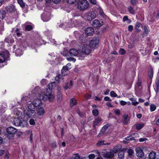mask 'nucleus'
<instances>
[{
	"mask_svg": "<svg viewBox=\"0 0 159 159\" xmlns=\"http://www.w3.org/2000/svg\"><path fill=\"white\" fill-rule=\"evenodd\" d=\"M77 102L76 99L71 98L70 100V105L71 107L77 104Z\"/></svg>",
	"mask_w": 159,
	"mask_h": 159,
	"instance_id": "obj_24",
	"label": "nucleus"
},
{
	"mask_svg": "<svg viewBox=\"0 0 159 159\" xmlns=\"http://www.w3.org/2000/svg\"><path fill=\"white\" fill-rule=\"evenodd\" d=\"M37 45H41L43 44H45L44 42V41L42 39H40L39 40V42H38L37 43Z\"/></svg>",
	"mask_w": 159,
	"mask_h": 159,
	"instance_id": "obj_42",
	"label": "nucleus"
},
{
	"mask_svg": "<svg viewBox=\"0 0 159 159\" xmlns=\"http://www.w3.org/2000/svg\"><path fill=\"white\" fill-rule=\"evenodd\" d=\"M32 103L37 107H39L42 104V102L41 99H36L34 100Z\"/></svg>",
	"mask_w": 159,
	"mask_h": 159,
	"instance_id": "obj_15",
	"label": "nucleus"
},
{
	"mask_svg": "<svg viewBox=\"0 0 159 159\" xmlns=\"http://www.w3.org/2000/svg\"><path fill=\"white\" fill-rule=\"evenodd\" d=\"M41 18L43 21H48L50 19L49 13H43L41 15Z\"/></svg>",
	"mask_w": 159,
	"mask_h": 159,
	"instance_id": "obj_11",
	"label": "nucleus"
},
{
	"mask_svg": "<svg viewBox=\"0 0 159 159\" xmlns=\"http://www.w3.org/2000/svg\"><path fill=\"white\" fill-rule=\"evenodd\" d=\"M75 156L74 157H70L69 159H80V157L78 153L75 154Z\"/></svg>",
	"mask_w": 159,
	"mask_h": 159,
	"instance_id": "obj_40",
	"label": "nucleus"
},
{
	"mask_svg": "<svg viewBox=\"0 0 159 159\" xmlns=\"http://www.w3.org/2000/svg\"><path fill=\"white\" fill-rule=\"evenodd\" d=\"M76 0H67V2L70 4H73L75 2Z\"/></svg>",
	"mask_w": 159,
	"mask_h": 159,
	"instance_id": "obj_46",
	"label": "nucleus"
},
{
	"mask_svg": "<svg viewBox=\"0 0 159 159\" xmlns=\"http://www.w3.org/2000/svg\"><path fill=\"white\" fill-rule=\"evenodd\" d=\"M1 14L2 15V19L4 18L6 15V13L5 11L2 10L0 11Z\"/></svg>",
	"mask_w": 159,
	"mask_h": 159,
	"instance_id": "obj_39",
	"label": "nucleus"
},
{
	"mask_svg": "<svg viewBox=\"0 0 159 159\" xmlns=\"http://www.w3.org/2000/svg\"><path fill=\"white\" fill-rule=\"evenodd\" d=\"M95 157V155L93 154H91L89 156V159H93Z\"/></svg>",
	"mask_w": 159,
	"mask_h": 159,
	"instance_id": "obj_52",
	"label": "nucleus"
},
{
	"mask_svg": "<svg viewBox=\"0 0 159 159\" xmlns=\"http://www.w3.org/2000/svg\"><path fill=\"white\" fill-rule=\"evenodd\" d=\"M110 95L112 97H117V94L114 91H112L110 93Z\"/></svg>",
	"mask_w": 159,
	"mask_h": 159,
	"instance_id": "obj_44",
	"label": "nucleus"
},
{
	"mask_svg": "<svg viewBox=\"0 0 159 159\" xmlns=\"http://www.w3.org/2000/svg\"><path fill=\"white\" fill-rule=\"evenodd\" d=\"M29 99V98L28 97L26 96H23L21 99L20 102H18V103H19L21 105L27 103V101Z\"/></svg>",
	"mask_w": 159,
	"mask_h": 159,
	"instance_id": "obj_17",
	"label": "nucleus"
},
{
	"mask_svg": "<svg viewBox=\"0 0 159 159\" xmlns=\"http://www.w3.org/2000/svg\"><path fill=\"white\" fill-rule=\"evenodd\" d=\"M14 113L15 114V115L16 116H17V117L21 119L23 118L22 112L19 110L18 109H16L15 110Z\"/></svg>",
	"mask_w": 159,
	"mask_h": 159,
	"instance_id": "obj_16",
	"label": "nucleus"
},
{
	"mask_svg": "<svg viewBox=\"0 0 159 159\" xmlns=\"http://www.w3.org/2000/svg\"><path fill=\"white\" fill-rule=\"evenodd\" d=\"M129 20L130 22V20H129L128 18V16H124L123 17V21H126L127 20Z\"/></svg>",
	"mask_w": 159,
	"mask_h": 159,
	"instance_id": "obj_54",
	"label": "nucleus"
},
{
	"mask_svg": "<svg viewBox=\"0 0 159 159\" xmlns=\"http://www.w3.org/2000/svg\"><path fill=\"white\" fill-rule=\"evenodd\" d=\"M127 152L129 156H132L133 155L134 152L133 150L132 149L130 148L128 149Z\"/></svg>",
	"mask_w": 159,
	"mask_h": 159,
	"instance_id": "obj_33",
	"label": "nucleus"
},
{
	"mask_svg": "<svg viewBox=\"0 0 159 159\" xmlns=\"http://www.w3.org/2000/svg\"><path fill=\"white\" fill-rule=\"evenodd\" d=\"M40 90V88L39 87H36L33 90V93L36 94H38L39 98H42V99L44 101H46L47 99H48L50 102L53 101L54 99V96L52 94L51 88L48 87L47 89L46 94L43 96Z\"/></svg>",
	"mask_w": 159,
	"mask_h": 159,
	"instance_id": "obj_1",
	"label": "nucleus"
},
{
	"mask_svg": "<svg viewBox=\"0 0 159 159\" xmlns=\"http://www.w3.org/2000/svg\"><path fill=\"white\" fill-rule=\"evenodd\" d=\"M73 86V82L72 80L70 81V83L67 82L65 83V85L64 86V88L65 90H67L68 89H70Z\"/></svg>",
	"mask_w": 159,
	"mask_h": 159,
	"instance_id": "obj_19",
	"label": "nucleus"
},
{
	"mask_svg": "<svg viewBox=\"0 0 159 159\" xmlns=\"http://www.w3.org/2000/svg\"><path fill=\"white\" fill-rule=\"evenodd\" d=\"M7 136L9 139H11L17 132V129L13 127H9L7 128Z\"/></svg>",
	"mask_w": 159,
	"mask_h": 159,
	"instance_id": "obj_4",
	"label": "nucleus"
},
{
	"mask_svg": "<svg viewBox=\"0 0 159 159\" xmlns=\"http://www.w3.org/2000/svg\"><path fill=\"white\" fill-rule=\"evenodd\" d=\"M144 32L145 33H147L148 32V29L146 26L143 27Z\"/></svg>",
	"mask_w": 159,
	"mask_h": 159,
	"instance_id": "obj_62",
	"label": "nucleus"
},
{
	"mask_svg": "<svg viewBox=\"0 0 159 159\" xmlns=\"http://www.w3.org/2000/svg\"><path fill=\"white\" fill-rule=\"evenodd\" d=\"M148 75L150 78H152L153 76V70L152 68H151L148 71Z\"/></svg>",
	"mask_w": 159,
	"mask_h": 159,
	"instance_id": "obj_35",
	"label": "nucleus"
},
{
	"mask_svg": "<svg viewBox=\"0 0 159 159\" xmlns=\"http://www.w3.org/2000/svg\"><path fill=\"white\" fill-rule=\"evenodd\" d=\"M32 26L30 25H26L25 27V30L27 31H30L32 29Z\"/></svg>",
	"mask_w": 159,
	"mask_h": 159,
	"instance_id": "obj_36",
	"label": "nucleus"
},
{
	"mask_svg": "<svg viewBox=\"0 0 159 159\" xmlns=\"http://www.w3.org/2000/svg\"><path fill=\"white\" fill-rule=\"evenodd\" d=\"M128 115H125L124 116V119L123 121V123L124 124H127L128 122Z\"/></svg>",
	"mask_w": 159,
	"mask_h": 159,
	"instance_id": "obj_34",
	"label": "nucleus"
},
{
	"mask_svg": "<svg viewBox=\"0 0 159 159\" xmlns=\"http://www.w3.org/2000/svg\"><path fill=\"white\" fill-rule=\"evenodd\" d=\"M61 97V93L60 92H58L57 94V98L58 99H60V98Z\"/></svg>",
	"mask_w": 159,
	"mask_h": 159,
	"instance_id": "obj_60",
	"label": "nucleus"
},
{
	"mask_svg": "<svg viewBox=\"0 0 159 159\" xmlns=\"http://www.w3.org/2000/svg\"><path fill=\"white\" fill-rule=\"evenodd\" d=\"M155 83V87L154 89L156 93H157L159 92V78L157 79Z\"/></svg>",
	"mask_w": 159,
	"mask_h": 159,
	"instance_id": "obj_21",
	"label": "nucleus"
},
{
	"mask_svg": "<svg viewBox=\"0 0 159 159\" xmlns=\"http://www.w3.org/2000/svg\"><path fill=\"white\" fill-rule=\"evenodd\" d=\"M85 32L88 35L91 36L94 33V30L92 27H89L85 29Z\"/></svg>",
	"mask_w": 159,
	"mask_h": 159,
	"instance_id": "obj_13",
	"label": "nucleus"
},
{
	"mask_svg": "<svg viewBox=\"0 0 159 159\" xmlns=\"http://www.w3.org/2000/svg\"><path fill=\"white\" fill-rule=\"evenodd\" d=\"M105 131H106L105 130H104L103 128H102L100 132L99 133V134H98V136L99 137L102 134L104 133Z\"/></svg>",
	"mask_w": 159,
	"mask_h": 159,
	"instance_id": "obj_49",
	"label": "nucleus"
},
{
	"mask_svg": "<svg viewBox=\"0 0 159 159\" xmlns=\"http://www.w3.org/2000/svg\"><path fill=\"white\" fill-rule=\"evenodd\" d=\"M99 40L98 38H94L90 41L89 46L92 49H95L98 47Z\"/></svg>",
	"mask_w": 159,
	"mask_h": 159,
	"instance_id": "obj_7",
	"label": "nucleus"
},
{
	"mask_svg": "<svg viewBox=\"0 0 159 159\" xmlns=\"http://www.w3.org/2000/svg\"><path fill=\"white\" fill-rule=\"evenodd\" d=\"M28 110L25 111V115L29 118L34 117L36 114L35 109L37 107L32 102L28 104Z\"/></svg>",
	"mask_w": 159,
	"mask_h": 159,
	"instance_id": "obj_2",
	"label": "nucleus"
},
{
	"mask_svg": "<svg viewBox=\"0 0 159 159\" xmlns=\"http://www.w3.org/2000/svg\"><path fill=\"white\" fill-rule=\"evenodd\" d=\"M71 68V67H67L66 66H63L61 70L62 74L63 75H65V73L67 71L69 70Z\"/></svg>",
	"mask_w": 159,
	"mask_h": 159,
	"instance_id": "obj_23",
	"label": "nucleus"
},
{
	"mask_svg": "<svg viewBox=\"0 0 159 159\" xmlns=\"http://www.w3.org/2000/svg\"><path fill=\"white\" fill-rule=\"evenodd\" d=\"M89 6V2L86 0L79 1L77 3L78 8L81 11H84Z\"/></svg>",
	"mask_w": 159,
	"mask_h": 159,
	"instance_id": "obj_3",
	"label": "nucleus"
},
{
	"mask_svg": "<svg viewBox=\"0 0 159 159\" xmlns=\"http://www.w3.org/2000/svg\"><path fill=\"white\" fill-rule=\"evenodd\" d=\"M136 156L139 157H142L144 156V153L142 150L139 148L136 149Z\"/></svg>",
	"mask_w": 159,
	"mask_h": 159,
	"instance_id": "obj_14",
	"label": "nucleus"
},
{
	"mask_svg": "<svg viewBox=\"0 0 159 159\" xmlns=\"http://www.w3.org/2000/svg\"><path fill=\"white\" fill-rule=\"evenodd\" d=\"M93 116H97L99 114V111L97 109H93L92 111Z\"/></svg>",
	"mask_w": 159,
	"mask_h": 159,
	"instance_id": "obj_32",
	"label": "nucleus"
},
{
	"mask_svg": "<svg viewBox=\"0 0 159 159\" xmlns=\"http://www.w3.org/2000/svg\"><path fill=\"white\" fill-rule=\"evenodd\" d=\"M104 100L105 101H111V100L110 98L107 96H106L104 98Z\"/></svg>",
	"mask_w": 159,
	"mask_h": 159,
	"instance_id": "obj_51",
	"label": "nucleus"
},
{
	"mask_svg": "<svg viewBox=\"0 0 159 159\" xmlns=\"http://www.w3.org/2000/svg\"><path fill=\"white\" fill-rule=\"evenodd\" d=\"M37 113L39 116H42L45 113L44 109L42 107H38L37 109Z\"/></svg>",
	"mask_w": 159,
	"mask_h": 159,
	"instance_id": "obj_20",
	"label": "nucleus"
},
{
	"mask_svg": "<svg viewBox=\"0 0 159 159\" xmlns=\"http://www.w3.org/2000/svg\"><path fill=\"white\" fill-rule=\"evenodd\" d=\"M69 53L71 56H76L77 55L78 53L77 50L74 48L70 49L69 51Z\"/></svg>",
	"mask_w": 159,
	"mask_h": 159,
	"instance_id": "obj_18",
	"label": "nucleus"
},
{
	"mask_svg": "<svg viewBox=\"0 0 159 159\" xmlns=\"http://www.w3.org/2000/svg\"><path fill=\"white\" fill-rule=\"evenodd\" d=\"M96 16V13L93 11H90L86 13L84 15L85 18L88 20L93 19Z\"/></svg>",
	"mask_w": 159,
	"mask_h": 159,
	"instance_id": "obj_8",
	"label": "nucleus"
},
{
	"mask_svg": "<svg viewBox=\"0 0 159 159\" xmlns=\"http://www.w3.org/2000/svg\"><path fill=\"white\" fill-rule=\"evenodd\" d=\"M108 124L106 125H104L102 128H103V129L104 130H105V131L107 129L108 127Z\"/></svg>",
	"mask_w": 159,
	"mask_h": 159,
	"instance_id": "obj_64",
	"label": "nucleus"
},
{
	"mask_svg": "<svg viewBox=\"0 0 159 159\" xmlns=\"http://www.w3.org/2000/svg\"><path fill=\"white\" fill-rule=\"evenodd\" d=\"M92 25L94 28H99L102 25V24L98 20L96 19L93 21Z\"/></svg>",
	"mask_w": 159,
	"mask_h": 159,
	"instance_id": "obj_12",
	"label": "nucleus"
},
{
	"mask_svg": "<svg viewBox=\"0 0 159 159\" xmlns=\"http://www.w3.org/2000/svg\"><path fill=\"white\" fill-rule=\"evenodd\" d=\"M114 112L116 115H119L120 114V110L119 109H116L114 111Z\"/></svg>",
	"mask_w": 159,
	"mask_h": 159,
	"instance_id": "obj_50",
	"label": "nucleus"
},
{
	"mask_svg": "<svg viewBox=\"0 0 159 159\" xmlns=\"http://www.w3.org/2000/svg\"><path fill=\"white\" fill-rule=\"evenodd\" d=\"M15 32L16 33V34L18 37H20L21 35V33L19 32L18 29H16Z\"/></svg>",
	"mask_w": 159,
	"mask_h": 159,
	"instance_id": "obj_47",
	"label": "nucleus"
},
{
	"mask_svg": "<svg viewBox=\"0 0 159 159\" xmlns=\"http://www.w3.org/2000/svg\"><path fill=\"white\" fill-rule=\"evenodd\" d=\"M104 142V140H99L97 143L96 145L97 146H100L102 145L109 144V143H105Z\"/></svg>",
	"mask_w": 159,
	"mask_h": 159,
	"instance_id": "obj_28",
	"label": "nucleus"
},
{
	"mask_svg": "<svg viewBox=\"0 0 159 159\" xmlns=\"http://www.w3.org/2000/svg\"><path fill=\"white\" fill-rule=\"evenodd\" d=\"M114 154L112 152L110 151L106 152L103 154V156L105 158L111 159L114 157Z\"/></svg>",
	"mask_w": 159,
	"mask_h": 159,
	"instance_id": "obj_10",
	"label": "nucleus"
},
{
	"mask_svg": "<svg viewBox=\"0 0 159 159\" xmlns=\"http://www.w3.org/2000/svg\"><path fill=\"white\" fill-rule=\"evenodd\" d=\"M53 2L55 4H57L60 2L61 0H52Z\"/></svg>",
	"mask_w": 159,
	"mask_h": 159,
	"instance_id": "obj_63",
	"label": "nucleus"
},
{
	"mask_svg": "<svg viewBox=\"0 0 159 159\" xmlns=\"http://www.w3.org/2000/svg\"><path fill=\"white\" fill-rule=\"evenodd\" d=\"M142 24L139 22H137L135 25V29H136L138 30L139 29V28L141 26H142Z\"/></svg>",
	"mask_w": 159,
	"mask_h": 159,
	"instance_id": "obj_43",
	"label": "nucleus"
},
{
	"mask_svg": "<svg viewBox=\"0 0 159 159\" xmlns=\"http://www.w3.org/2000/svg\"><path fill=\"white\" fill-rule=\"evenodd\" d=\"M143 123H138L136 125V128L137 130H139L141 129L144 126Z\"/></svg>",
	"mask_w": 159,
	"mask_h": 159,
	"instance_id": "obj_29",
	"label": "nucleus"
},
{
	"mask_svg": "<svg viewBox=\"0 0 159 159\" xmlns=\"http://www.w3.org/2000/svg\"><path fill=\"white\" fill-rule=\"evenodd\" d=\"M128 9L129 10V12L131 14H135V12L134 11L133 9V8L131 7H129L128 8Z\"/></svg>",
	"mask_w": 159,
	"mask_h": 159,
	"instance_id": "obj_38",
	"label": "nucleus"
},
{
	"mask_svg": "<svg viewBox=\"0 0 159 159\" xmlns=\"http://www.w3.org/2000/svg\"><path fill=\"white\" fill-rule=\"evenodd\" d=\"M133 30V26L132 25H130L128 26V30L131 32Z\"/></svg>",
	"mask_w": 159,
	"mask_h": 159,
	"instance_id": "obj_61",
	"label": "nucleus"
},
{
	"mask_svg": "<svg viewBox=\"0 0 159 159\" xmlns=\"http://www.w3.org/2000/svg\"><path fill=\"white\" fill-rule=\"evenodd\" d=\"M120 148H121L119 146H115L113 148L112 152L114 154L116 153L120 150Z\"/></svg>",
	"mask_w": 159,
	"mask_h": 159,
	"instance_id": "obj_26",
	"label": "nucleus"
},
{
	"mask_svg": "<svg viewBox=\"0 0 159 159\" xmlns=\"http://www.w3.org/2000/svg\"><path fill=\"white\" fill-rule=\"evenodd\" d=\"M120 105L122 106H124L127 104L126 102L122 100L120 101Z\"/></svg>",
	"mask_w": 159,
	"mask_h": 159,
	"instance_id": "obj_53",
	"label": "nucleus"
},
{
	"mask_svg": "<svg viewBox=\"0 0 159 159\" xmlns=\"http://www.w3.org/2000/svg\"><path fill=\"white\" fill-rule=\"evenodd\" d=\"M61 78V75H58L56 76L55 80L57 81H59Z\"/></svg>",
	"mask_w": 159,
	"mask_h": 159,
	"instance_id": "obj_58",
	"label": "nucleus"
},
{
	"mask_svg": "<svg viewBox=\"0 0 159 159\" xmlns=\"http://www.w3.org/2000/svg\"><path fill=\"white\" fill-rule=\"evenodd\" d=\"M89 2L91 3L94 5H96L97 3L96 1L95 0H89Z\"/></svg>",
	"mask_w": 159,
	"mask_h": 159,
	"instance_id": "obj_56",
	"label": "nucleus"
},
{
	"mask_svg": "<svg viewBox=\"0 0 159 159\" xmlns=\"http://www.w3.org/2000/svg\"><path fill=\"white\" fill-rule=\"evenodd\" d=\"M140 51L141 53L143 56L145 55L146 54V51L143 49H140Z\"/></svg>",
	"mask_w": 159,
	"mask_h": 159,
	"instance_id": "obj_48",
	"label": "nucleus"
},
{
	"mask_svg": "<svg viewBox=\"0 0 159 159\" xmlns=\"http://www.w3.org/2000/svg\"><path fill=\"white\" fill-rule=\"evenodd\" d=\"M29 123L31 125H34L35 124L34 120L33 119H31L29 120Z\"/></svg>",
	"mask_w": 159,
	"mask_h": 159,
	"instance_id": "obj_45",
	"label": "nucleus"
},
{
	"mask_svg": "<svg viewBox=\"0 0 159 159\" xmlns=\"http://www.w3.org/2000/svg\"><path fill=\"white\" fill-rule=\"evenodd\" d=\"M102 120L101 118L98 117L96 118L94 121L93 124V126L94 127H95L97 125H98L99 123Z\"/></svg>",
	"mask_w": 159,
	"mask_h": 159,
	"instance_id": "obj_22",
	"label": "nucleus"
},
{
	"mask_svg": "<svg viewBox=\"0 0 159 159\" xmlns=\"http://www.w3.org/2000/svg\"><path fill=\"white\" fill-rule=\"evenodd\" d=\"M74 118L73 116H71V117L69 118L68 119V120L70 122H72L73 123H74Z\"/></svg>",
	"mask_w": 159,
	"mask_h": 159,
	"instance_id": "obj_57",
	"label": "nucleus"
},
{
	"mask_svg": "<svg viewBox=\"0 0 159 159\" xmlns=\"http://www.w3.org/2000/svg\"><path fill=\"white\" fill-rule=\"evenodd\" d=\"M156 108V106L154 104H151L150 105V110L151 111H154Z\"/></svg>",
	"mask_w": 159,
	"mask_h": 159,
	"instance_id": "obj_37",
	"label": "nucleus"
},
{
	"mask_svg": "<svg viewBox=\"0 0 159 159\" xmlns=\"http://www.w3.org/2000/svg\"><path fill=\"white\" fill-rule=\"evenodd\" d=\"M126 51L123 48H120L119 50V53L120 54L123 55L126 53Z\"/></svg>",
	"mask_w": 159,
	"mask_h": 159,
	"instance_id": "obj_41",
	"label": "nucleus"
},
{
	"mask_svg": "<svg viewBox=\"0 0 159 159\" xmlns=\"http://www.w3.org/2000/svg\"><path fill=\"white\" fill-rule=\"evenodd\" d=\"M99 13L101 15L103 16H104L105 14L104 13V12L102 10L99 9Z\"/></svg>",
	"mask_w": 159,
	"mask_h": 159,
	"instance_id": "obj_55",
	"label": "nucleus"
},
{
	"mask_svg": "<svg viewBox=\"0 0 159 159\" xmlns=\"http://www.w3.org/2000/svg\"><path fill=\"white\" fill-rule=\"evenodd\" d=\"M17 1L21 7L23 8L25 7V4L23 0H17Z\"/></svg>",
	"mask_w": 159,
	"mask_h": 159,
	"instance_id": "obj_31",
	"label": "nucleus"
},
{
	"mask_svg": "<svg viewBox=\"0 0 159 159\" xmlns=\"http://www.w3.org/2000/svg\"><path fill=\"white\" fill-rule=\"evenodd\" d=\"M118 157L121 159H124V152L123 151H120L118 153Z\"/></svg>",
	"mask_w": 159,
	"mask_h": 159,
	"instance_id": "obj_27",
	"label": "nucleus"
},
{
	"mask_svg": "<svg viewBox=\"0 0 159 159\" xmlns=\"http://www.w3.org/2000/svg\"><path fill=\"white\" fill-rule=\"evenodd\" d=\"M9 57V53L7 50H4L0 54V63H3L8 59Z\"/></svg>",
	"mask_w": 159,
	"mask_h": 159,
	"instance_id": "obj_5",
	"label": "nucleus"
},
{
	"mask_svg": "<svg viewBox=\"0 0 159 159\" xmlns=\"http://www.w3.org/2000/svg\"><path fill=\"white\" fill-rule=\"evenodd\" d=\"M21 118L17 117L15 118L13 122V125L16 126H20L22 127L25 126L26 125V123L25 121H22L21 120Z\"/></svg>",
	"mask_w": 159,
	"mask_h": 159,
	"instance_id": "obj_6",
	"label": "nucleus"
},
{
	"mask_svg": "<svg viewBox=\"0 0 159 159\" xmlns=\"http://www.w3.org/2000/svg\"><path fill=\"white\" fill-rule=\"evenodd\" d=\"M133 135H130L128 136L125 138V139L126 141L134 140H135L134 137L132 136Z\"/></svg>",
	"mask_w": 159,
	"mask_h": 159,
	"instance_id": "obj_30",
	"label": "nucleus"
},
{
	"mask_svg": "<svg viewBox=\"0 0 159 159\" xmlns=\"http://www.w3.org/2000/svg\"><path fill=\"white\" fill-rule=\"evenodd\" d=\"M147 139L145 138H141L139 139V141L140 142H142L146 140Z\"/></svg>",
	"mask_w": 159,
	"mask_h": 159,
	"instance_id": "obj_59",
	"label": "nucleus"
},
{
	"mask_svg": "<svg viewBox=\"0 0 159 159\" xmlns=\"http://www.w3.org/2000/svg\"><path fill=\"white\" fill-rule=\"evenodd\" d=\"M6 9L7 12H12L14 10V6H8L6 7Z\"/></svg>",
	"mask_w": 159,
	"mask_h": 159,
	"instance_id": "obj_25",
	"label": "nucleus"
},
{
	"mask_svg": "<svg viewBox=\"0 0 159 159\" xmlns=\"http://www.w3.org/2000/svg\"><path fill=\"white\" fill-rule=\"evenodd\" d=\"M92 50V49L89 45L84 44L82 47L81 51L83 54H89Z\"/></svg>",
	"mask_w": 159,
	"mask_h": 159,
	"instance_id": "obj_9",
	"label": "nucleus"
}]
</instances>
